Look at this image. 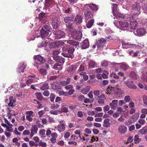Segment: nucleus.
<instances>
[{
	"instance_id": "4468645a",
	"label": "nucleus",
	"mask_w": 147,
	"mask_h": 147,
	"mask_svg": "<svg viewBox=\"0 0 147 147\" xmlns=\"http://www.w3.org/2000/svg\"><path fill=\"white\" fill-rule=\"evenodd\" d=\"M52 25L53 29H56L59 26V22L57 19L52 20Z\"/></svg>"
},
{
	"instance_id": "a18cd8bd",
	"label": "nucleus",
	"mask_w": 147,
	"mask_h": 147,
	"mask_svg": "<svg viewBox=\"0 0 147 147\" xmlns=\"http://www.w3.org/2000/svg\"><path fill=\"white\" fill-rule=\"evenodd\" d=\"M45 130L44 129L40 130L39 131V134L41 135V137L44 138L45 137Z\"/></svg>"
},
{
	"instance_id": "412c9836",
	"label": "nucleus",
	"mask_w": 147,
	"mask_h": 147,
	"mask_svg": "<svg viewBox=\"0 0 147 147\" xmlns=\"http://www.w3.org/2000/svg\"><path fill=\"white\" fill-rule=\"evenodd\" d=\"M119 23L120 26L122 28H127L129 26V23L126 21H119Z\"/></svg>"
},
{
	"instance_id": "c9c22d12",
	"label": "nucleus",
	"mask_w": 147,
	"mask_h": 147,
	"mask_svg": "<svg viewBox=\"0 0 147 147\" xmlns=\"http://www.w3.org/2000/svg\"><path fill=\"white\" fill-rule=\"evenodd\" d=\"M49 88V86L48 83H45L43 84L42 86L40 87V89L41 90H45L48 89Z\"/></svg>"
},
{
	"instance_id": "423d86ee",
	"label": "nucleus",
	"mask_w": 147,
	"mask_h": 147,
	"mask_svg": "<svg viewBox=\"0 0 147 147\" xmlns=\"http://www.w3.org/2000/svg\"><path fill=\"white\" fill-rule=\"evenodd\" d=\"M64 42H53L49 43L48 45L49 47L52 49L57 47H58L62 45Z\"/></svg>"
},
{
	"instance_id": "774afa93",
	"label": "nucleus",
	"mask_w": 147,
	"mask_h": 147,
	"mask_svg": "<svg viewBox=\"0 0 147 147\" xmlns=\"http://www.w3.org/2000/svg\"><path fill=\"white\" fill-rule=\"evenodd\" d=\"M33 80L32 78H30L26 82V83L28 85H29L30 84L33 82Z\"/></svg>"
},
{
	"instance_id": "e433bc0d",
	"label": "nucleus",
	"mask_w": 147,
	"mask_h": 147,
	"mask_svg": "<svg viewBox=\"0 0 147 147\" xmlns=\"http://www.w3.org/2000/svg\"><path fill=\"white\" fill-rule=\"evenodd\" d=\"M139 132L142 135L144 134L147 132V128L146 127H144L139 131Z\"/></svg>"
},
{
	"instance_id": "2f4dec72",
	"label": "nucleus",
	"mask_w": 147,
	"mask_h": 147,
	"mask_svg": "<svg viewBox=\"0 0 147 147\" xmlns=\"http://www.w3.org/2000/svg\"><path fill=\"white\" fill-rule=\"evenodd\" d=\"M90 90V87L87 86L83 88L81 90L82 93L84 94H86Z\"/></svg>"
},
{
	"instance_id": "aec40b11",
	"label": "nucleus",
	"mask_w": 147,
	"mask_h": 147,
	"mask_svg": "<svg viewBox=\"0 0 147 147\" xmlns=\"http://www.w3.org/2000/svg\"><path fill=\"white\" fill-rule=\"evenodd\" d=\"M84 15L86 19L87 20L90 19L93 16V15L92 12L89 10H86L84 12Z\"/></svg>"
},
{
	"instance_id": "a19ab883",
	"label": "nucleus",
	"mask_w": 147,
	"mask_h": 147,
	"mask_svg": "<svg viewBox=\"0 0 147 147\" xmlns=\"http://www.w3.org/2000/svg\"><path fill=\"white\" fill-rule=\"evenodd\" d=\"M71 18L69 17H65L63 18V20L66 23H69L71 21Z\"/></svg>"
},
{
	"instance_id": "f8f14e48",
	"label": "nucleus",
	"mask_w": 147,
	"mask_h": 147,
	"mask_svg": "<svg viewBox=\"0 0 147 147\" xmlns=\"http://www.w3.org/2000/svg\"><path fill=\"white\" fill-rule=\"evenodd\" d=\"M118 101L117 100H113L109 104V106L111 109L115 110L117 107Z\"/></svg>"
},
{
	"instance_id": "052dcab7",
	"label": "nucleus",
	"mask_w": 147,
	"mask_h": 147,
	"mask_svg": "<svg viewBox=\"0 0 147 147\" xmlns=\"http://www.w3.org/2000/svg\"><path fill=\"white\" fill-rule=\"evenodd\" d=\"M101 65L102 66L106 67L108 66V63L107 61L104 60L102 62Z\"/></svg>"
},
{
	"instance_id": "4d7b16f0",
	"label": "nucleus",
	"mask_w": 147,
	"mask_h": 147,
	"mask_svg": "<svg viewBox=\"0 0 147 147\" xmlns=\"http://www.w3.org/2000/svg\"><path fill=\"white\" fill-rule=\"evenodd\" d=\"M114 16L118 19L119 18H124V16L123 15L119 13L118 12L116 13V15H115Z\"/></svg>"
},
{
	"instance_id": "c756f323",
	"label": "nucleus",
	"mask_w": 147,
	"mask_h": 147,
	"mask_svg": "<svg viewBox=\"0 0 147 147\" xmlns=\"http://www.w3.org/2000/svg\"><path fill=\"white\" fill-rule=\"evenodd\" d=\"M76 65H72L69 66L67 69V71L69 72H73L76 70Z\"/></svg>"
},
{
	"instance_id": "f3484780",
	"label": "nucleus",
	"mask_w": 147,
	"mask_h": 147,
	"mask_svg": "<svg viewBox=\"0 0 147 147\" xmlns=\"http://www.w3.org/2000/svg\"><path fill=\"white\" fill-rule=\"evenodd\" d=\"M136 32L137 35L140 36H143L145 34L146 31L144 28H142L137 29Z\"/></svg>"
},
{
	"instance_id": "5fc2aeb1",
	"label": "nucleus",
	"mask_w": 147,
	"mask_h": 147,
	"mask_svg": "<svg viewBox=\"0 0 147 147\" xmlns=\"http://www.w3.org/2000/svg\"><path fill=\"white\" fill-rule=\"evenodd\" d=\"M47 43L45 41H43L40 44H38V47H45L47 45Z\"/></svg>"
},
{
	"instance_id": "ddd939ff",
	"label": "nucleus",
	"mask_w": 147,
	"mask_h": 147,
	"mask_svg": "<svg viewBox=\"0 0 147 147\" xmlns=\"http://www.w3.org/2000/svg\"><path fill=\"white\" fill-rule=\"evenodd\" d=\"M130 27L134 30L137 28L138 26V23L136 21L133 20L130 21Z\"/></svg>"
},
{
	"instance_id": "7c9ffc66",
	"label": "nucleus",
	"mask_w": 147,
	"mask_h": 147,
	"mask_svg": "<svg viewBox=\"0 0 147 147\" xmlns=\"http://www.w3.org/2000/svg\"><path fill=\"white\" fill-rule=\"evenodd\" d=\"M113 15H116V13H118V11L117 10V4H113Z\"/></svg>"
},
{
	"instance_id": "09e8293b",
	"label": "nucleus",
	"mask_w": 147,
	"mask_h": 147,
	"mask_svg": "<svg viewBox=\"0 0 147 147\" xmlns=\"http://www.w3.org/2000/svg\"><path fill=\"white\" fill-rule=\"evenodd\" d=\"M95 65V62L92 61H90L88 64L89 68H93Z\"/></svg>"
},
{
	"instance_id": "7ed1b4c3",
	"label": "nucleus",
	"mask_w": 147,
	"mask_h": 147,
	"mask_svg": "<svg viewBox=\"0 0 147 147\" xmlns=\"http://www.w3.org/2000/svg\"><path fill=\"white\" fill-rule=\"evenodd\" d=\"M50 30L49 26L45 25L40 31L41 36L43 38L47 36L49 34Z\"/></svg>"
},
{
	"instance_id": "20e7f679",
	"label": "nucleus",
	"mask_w": 147,
	"mask_h": 147,
	"mask_svg": "<svg viewBox=\"0 0 147 147\" xmlns=\"http://www.w3.org/2000/svg\"><path fill=\"white\" fill-rule=\"evenodd\" d=\"M84 9L85 10H89L90 9L96 11L98 9V7L97 5H96L94 4H86L84 6Z\"/></svg>"
},
{
	"instance_id": "e2e57ef3",
	"label": "nucleus",
	"mask_w": 147,
	"mask_h": 147,
	"mask_svg": "<svg viewBox=\"0 0 147 147\" xmlns=\"http://www.w3.org/2000/svg\"><path fill=\"white\" fill-rule=\"evenodd\" d=\"M124 100L126 102H129L131 100V97L129 96H126L125 97Z\"/></svg>"
},
{
	"instance_id": "9b49d317",
	"label": "nucleus",
	"mask_w": 147,
	"mask_h": 147,
	"mask_svg": "<svg viewBox=\"0 0 147 147\" xmlns=\"http://www.w3.org/2000/svg\"><path fill=\"white\" fill-rule=\"evenodd\" d=\"M64 41L65 43H66L69 44V45L75 47H76L78 45L79 42H78L75 41L74 40H65Z\"/></svg>"
},
{
	"instance_id": "393cba45",
	"label": "nucleus",
	"mask_w": 147,
	"mask_h": 147,
	"mask_svg": "<svg viewBox=\"0 0 147 147\" xmlns=\"http://www.w3.org/2000/svg\"><path fill=\"white\" fill-rule=\"evenodd\" d=\"M25 67L26 66L24 65V62L22 63L21 65H20L18 68V72L19 73H20L21 72L23 73L24 72V70L25 68Z\"/></svg>"
},
{
	"instance_id": "473e14b6",
	"label": "nucleus",
	"mask_w": 147,
	"mask_h": 147,
	"mask_svg": "<svg viewBox=\"0 0 147 147\" xmlns=\"http://www.w3.org/2000/svg\"><path fill=\"white\" fill-rule=\"evenodd\" d=\"M35 95L38 100H42L43 97L41 93L36 92L35 93Z\"/></svg>"
},
{
	"instance_id": "f03ea898",
	"label": "nucleus",
	"mask_w": 147,
	"mask_h": 147,
	"mask_svg": "<svg viewBox=\"0 0 147 147\" xmlns=\"http://www.w3.org/2000/svg\"><path fill=\"white\" fill-rule=\"evenodd\" d=\"M34 61H35L34 65L37 67H41V66L46 61V60L44 57L40 55H38L34 56Z\"/></svg>"
},
{
	"instance_id": "13d9d810",
	"label": "nucleus",
	"mask_w": 147,
	"mask_h": 147,
	"mask_svg": "<svg viewBox=\"0 0 147 147\" xmlns=\"http://www.w3.org/2000/svg\"><path fill=\"white\" fill-rule=\"evenodd\" d=\"M59 107V105L58 104H52L51 106V108L52 109H56L58 108Z\"/></svg>"
},
{
	"instance_id": "3c124183",
	"label": "nucleus",
	"mask_w": 147,
	"mask_h": 147,
	"mask_svg": "<svg viewBox=\"0 0 147 147\" xmlns=\"http://www.w3.org/2000/svg\"><path fill=\"white\" fill-rule=\"evenodd\" d=\"M142 8L144 12L147 13V4L143 3L142 5Z\"/></svg>"
},
{
	"instance_id": "f704fd0d",
	"label": "nucleus",
	"mask_w": 147,
	"mask_h": 147,
	"mask_svg": "<svg viewBox=\"0 0 147 147\" xmlns=\"http://www.w3.org/2000/svg\"><path fill=\"white\" fill-rule=\"evenodd\" d=\"M38 130V128L36 125H32L31 130V132H32L36 134L37 133Z\"/></svg>"
},
{
	"instance_id": "ea45409f",
	"label": "nucleus",
	"mask_w": 147,
	"mask_h": 147,
	"mask_svg": "<svg viewBox=\"0 0 147 147\" xmlns=\"http://www.w3.org/2000/svg\"><path fill=\"white\" fill-rule=\"evenodd\" d=\"M41 66V67H42L43 68H45L47 69H49L50 68V66L49 64L47 62H45Z\"/></svg>"
},
{
	"instance_id": "bb28decb",
	"label": "nucleus",
	"mask_w": 147,
	"mask_h": 147,
	"mask_svg": "<svg viewBox=\"0 0 147 147\" xmlns=\"http://www.w3.org/2000/svg\"><path fill=\"white\" fill-rule=\"evenodd\" d=\"M110 119L109 118L105 119L104 120V124L103 126L105 127H109L110 126V123H109V121Z\"/></svg>"
},
{
	"instance_id": "6ab92c4d",
	"label": "nucleus",
	"mask_w": 147,
	"mask_h": 147,
	"mask_svg": "<svg viewBox=\"0 0 147 147\" xmlns=\"http://www.w3.org/2000/svg\"><path fill=\"white\" fill-rule=\"evenodd\" d=\"M115 88L114 87H113L112 86L109 85L107 88L106 92L107 94H110L111 93L113 94L114 93V91H115Z\"/></svg>"
},
{
	"instance_id": "680f3d73",
	"label": "nucleus",
	"mask_w": 147,
	"mask_h": 147,
	"mask_svg": "<svg viewBox=\"0 0 147 147\" xmlns=\"http://www.w3.org/2000/svg\"><path fill=\"white\" fill-rule=\"evenodd\" d=\"M55 98V96L54 94H51L50 96V101L51 102H53L54 101Z\"/></svg>"
},
{
	"instance_id": "bf43d9fd",
	"label": "nucleus",
	"mask_w": 147,
	"mask_h": 147,
	"mask_svg": "<svg viewBox=\"0 0 147 147\" xmlns=\"http://www.w3.org/2000/svg\"><path fill=\"white\" fill-rule=\"evenodd\" d=\"M110 76L111 77H113L114 78L116 79H118L119 78V76L116 74L114 73H112Z\"/></svg>"
},
{
	"instance_id": "de8ad7c7",
	"label": "nucleus",
	"mask_w": 147,
	"mask_h": 147,
	"mask_svg": "<svg viewBox=\"0 0 147 147\" xmlns=\"http://www.w3.org/2000/svg\"><path fill=\"white\" fill-rule=\"evenodd\" d=\"M60 51L59 50H55L53 51L52 53L53 56H57L59 53Z\"/></svg>"
},
{
	"instance_id": "c03bdc74",
	"label": "nucleus",
	"mask_w": 147,
	"mask_h": 147,
	"mask_svg": "<svg viewBox=\"0 0 147 147\" xmlns=\"http://www.w3.org/2000/svg\"><path fill=\"white\" fill-rule=\"evenodd\" d=\"M97 99L98 100V102L99 104L103 105L104 104L105 102L104 100L105 99L101 98H99L98 99L97 98Z\"/></svg>"
},
{
	"instance_id": "2eb2a0df",
	"label": "nucleus",
	"mask_w": 147,
	"mask_h": 147,
	"mask_svg": "<svg viewBox=\"0 0 147 147\" xmlns=\"http://www.w3.org/2000/svg\"><path fill=\"white\" fill-rule=\"evenodd\" d=\"M127 129L126 126L122 125L120 126L118 128L119 132L121 134H125L126 132Z\"/></svg>"
},
{
	"instance_id": "a211bd4d",
	"label": "nucleus",
	"mask_w": 147,
	"mask_h": 147,
	"mask_svg": "<svg viewBox=\"0 0 147 147\" xmlns=\"http://www.w3.org/2000/svg\"><path fill=\"white\" fill-rule=\"evenodd\" d=\"M53 58L54 60L60 63H63L65 61V59L64 58H63V57H60L58 56H53Z\"/></svg>"
},
{
	"instance_id": "4c0bfd02",
	"label": "nucleus",
	"mask_w": 147,
	"mask_h": 147,
	"mask_svg": "<svg viewBox=\"0 0 147 147\" xmlns=\"http://www.w3.org/2000/svg\"><path fill=\"white\" fill-rule=\"evenodd\" d=\"M57 128L59 132H62L65 130V125H59L57 126Z\"/></svg>"
},
{
	"instance_id": "79ce46f5",
	"label": "nucleus",
	"mask_w": 147,
	"mask_h": 147,
	"mask_svg": "<svg viewBox=\"0 0 147 147\" xmlns=\"http://www.w3.org/2000/svg\"><path fill=\"white\" fill-rule=\"evenodd\" d=\"M141 140V138H139L138 135H136L135 136L134 141L135 143L136 144L139 142Z\"/></svg>"
},
{
	"instance_id": "338daca9",
	"label": "nucleus",
	"mask_w": 147,
	"mask_h": 147,
	"mask_svg": "<svg viewBox=\"0 0 147 147\" xmlns=\"http://www.w3.org/2000/svg\"><path fill=\"white\" fill-rule=\"evenodd\" d=\"M110 109L109 106L107 105L105 106L103 108L104 111L106 112L107 111H108Z\"/></svg>"
},
{
	"instance_id": "58836bf2",
	"label": "nucleus",
	"mask_w": 147,
	"mask_h": 147,
	"mask_svg": "<svg viewBox=\"0 0 147 147\" xmlns=\"http://www.w3.org/2000/svg\"><path fill=\"white\" fill-rule=\"evenodd\" d=\"M53 69L56 70H60L61 69V65L58 63H55L53 66Z\"/></svg>"
},
{
	"instance_id": "c85d7f7f",
	"label": "nucleus",
	"mask_w": 147,
	"mask_h": 147,
	"mask_svg": "<svg viewBox=\"0 0 147 147\" xmlns=\"http://www.w3.org/2000/svg\"><path fill=\"white\" fill-rule=\"evenodd\" d=\"M39 17L41 20H46L47 19V15L44 13H41L39 15Z\"/></svg>"
},
{
	"instance_id": "f257e3e1",
	"label": "nucleus",
	"mask_w": 147,
	"mask_h": 147,
	"mask_svg": "<svg viewBox=\"0 0 147 147\" xmlns=\"http://www.w3.org/2000/svg\"><path fill=\"white\" fill-rule=\"evenodd\" d=\"M63 53H61L62 55L65 57L72 58V53L74 52L75 49L72 47H70L69 46H66L63 48Z\"/></svg>"
},
{
	"instance_id": "9d476101",
	"label": "nucleus",
	"mask_w": 147,
	"mask_h": 147,
	"mask_svg": "<svg viewBox=\"0 0 147 147\" xmlns=\"http://www.w3.org/2000/svg\"><path fill=\"white\" fill-rule=\"evenodd\" d=\"M81 44V47L82 49H86L88 48L89 46V42L87 39L84 40Z\"/></svg>"
},
{
	"instance_id": "4be33fe9",
	"label": "nucleus",
	"mask_w": 147,
	"mask_h": 147,
	"mask_svg": "<svg viewBox=\"0 0 147 147\" xmlns=\"http://www.w3.org/2000/svg\"><path fill=\"white\" fill-rule=\"evenodd\" d=\"M106 41V40H105L103 38L100 39L97 43V47L98 48L103 46L105 44Z\"/></svg>"
},
{
	"instance_id": "b1692460",
	"label": "nucleus",
	"mask_w": 147,
	"mask_h": 147,
	"mask_svg": "<svg viewBox=\"0 0 147 147\" xmlns=\"http://www.w3.org/2000/svg\"><path fill=\"white\" fill-rule=\"evenodd\" d=\"M83 18L80 15H77L75 18V21L76 23L80 24L82 22Z\"/></svg>"
},
{
	"instance_id": "72a5a7b5",
	"label": "nucleus",
	"mask_w": 147,
	"mask_h": 147,
	"mask_svg": "<svg viewBox=\"0 0 147 147\" xmlns=\"http://www.w3.org/2000/svg\"><path fill=\"white\" fill-rule=\"evenodd\" d=\"M94 22V20L93 19L88 22L86 24V26L88 28H90L93 25Z\"/></svg>"
},
{
	"instance_id": "dca6fc26",
	"label": "nucleus",
	"mask_w": 147,
	"mask_h": 147,
	"mask_svg": "<svg viewBox=\"0 0 147 147\" xmlns=\"http://www.w3.org/2000/svg\"><path fill=\"white\" fill-rule=\"evenodd\" d=\"M9 102L8 105L9 107H13L15 106V102L16 101V99L15 98H13V97L10 96L9 98Z\"/></svg>"
},
{
	"instance_id": "864d4df0",
	"label": "nucleus",
	"mask_w": 147,
	"mask_h": 147,
	"mask_svg": "<svg viewBox=\"0 0 147 147\" xmlns=\"http://www.w3.org/2000/svg\"><path fill=\"white\" fill-rule=\"evenodd\" d=\"M38 145L39 146H41L42 147H46L47 146L46 143L42 141H40L38 143Z\"/></svg>"
},
{
	"instance_id": "a878e982",
	"label": "nucleus",
	"mask_w": 147,
	"mask_h": 147,
	"mask_svg": "<svg viewBox=\"0 0 147 147\" xmlns=\"http://www.w3.org/2000/svg\"><path fill=\"white\" fill-rule=\"evenodd\" d=\"M138 75L134 72L131 71L129 74V76L133 80H136L137 78Z\"/></svg>"
},
{
	"instance_id": "69168bd1",
	"label": "nucleus",
	"mask_w": 147,
	"mask_h": 147,
	"mask_svg": "<svg viewBox=\"0 0 147 147\" xmlns=\"http://www.w3.org/2000/svg\"><path fill=\"white\" fill-rule=\"evenodd\" d=\"M84 66L82 65H80L78 71H79L81 72V71H84Z\"/></svg>"
},
{
	"instance_id": "cd10ccee",
	"label": "nucleus",
	"mask_w": 147,
	"mask_h": 147,
	"mask_svg": "<svg viewBox=\"0 0 147 147\" xmlns=\"http://www.w3.org/2000/svg\"><path fill=\"white\" fill-rule=\"evenodd\" d=\"M132 7L134 9L137 10L139 13L140 12V10L141 9V6L139 4L135 3L133 4Z\"/></svg>"
},
{
	"instance_id": "6e6d98bb",
	"label": "nucleus",
	"mask_w": 147,
	"mask_h": 147,
	"mask_svg": "<svg viewBox=\"0 0 147 147\" xmlns=\"http://www.w3.org/2000/svg\"><path fill=\"white\" fill-rule=\"evenodd\" d=\"M51 114L54 115H57L58 113H60V111L59 110H56L55 111L53 110H51L50 111Z\"/></svg>"
},
{
	"instance_id": "39448f33",
	"label": "nucleus",
	"mask_w": 147,
	"mask_h": 147,
	"mask_svg": "<svg viewBox=\"0 0 147 147\" xmlns=\"http://www.w3.org/2000/svg\"><path fill=\"white\" fill-rule=\"evenodd\" d=\"M53 34L55 35V38L60 39L65 37V33L63 31L60 30L54 31Z\"/></svg>"
},
{
	"instance_id": "37998d69",
	"label": "nucleus",
	"mask_w": 147,
	"mask_h": 147,
	"mask_svg": "<svg viewBox=\"0 0 147 147\" xmlns=\"http://www.w3.org/2000/svg\"><path fill=\"white\" fill-rule=\"evenodd\" d=\"M40 73L43 76L46 75L47 73V71L41 68L39 69Z\"/></svg>"
},
{
	"instance_id": "603ef678",
	"label": "nucleus",
	"mask_w": 147,
	"mask_h": 147,
	"mask_svg": "<svg viewBox=\"0 0 147 147\" xmlns=\"http://www.w3.org/2000/svg\"><path fill=\"white\" fill-rule=\"evenodd\" d=\"M68 111V108L66 107H63L61 109V111H60V113H66Z\"/></svg>"
},
{
	"instance_id": "0e129e2a",
	"label": "nucleus",
	"mask_w": 147,
	"mask_h": 147,
	"mask_svg": "<svg viewBox=\"0 0 147 147\" xmlns=\"http://www.w3.org/2000/svg\"><path fill=\"white\" fill-rule=\"evenodd\" d=\"M143 100L144 104L147 105V96L146 95L143 96Z\"/></svg>"
},
{
	"instance_id": "5701e85b",
	"label": "nucleus",
	"mask_w": 147,
	"mask_h": 147,
	"mask_svg": "<svg viewBox=\"0 0 147 147\" xmlns=\"http://www.w3.org/2000/svg\"><path fill=\"white\" fill-rule=\"evenodd\" d=\"M54 0H45V5L46 6L51 7L53 5Z\"/></svg>"
},
{
	"instance_id": "6e6552de",
	"label": "nucleus",
	"mask_w": 147,
	"mask_h": 147,
	"mask_svg": "<svg viewBox=\"0 0 147 147\" xmlns=\"http://www.w3.org/2000/svg\"><path fill=\"white\" fill-rule=\"evenodd\" d=\"M124 83L130 88L136 89L137 88L136 86L133 84V81H125L124 82Z\"/></svg>"
},
{
	"instance_id": "0eeeda50",
	"label": "nucleus",
	"mask_w": 147,
	"mask_h": 147,
	"mask_svg": "<svg viewBox=\"0 0 147 147\" xmlns=\"http://www.w3.org/2000/svg\"><path fill=\"white\" fill-rule=\"evenodd\" d=\"M72 35L73 38L76 40L80 39L82 36V33L80 31L77 32L76 31H75L72 33Z\"/></svg>"
},
{
	"instance_id": "8fccbe9b",
	"label": "nucleus",
	"mask_w": 147,
	"mask_h": 147,
	"mask_svg": "<svg viewBox=\"0 0 147 147\" xmlns=\"http://www.w3.org/2000/svg\"><path fill=\"white\" fill-rule=\"evenodd\" d=\"M94 94L95 96V98L96 99L97 98L98 96L100 94V91L99 90H95L94 91Z\"/></svg>"
},
{
	"instance_id": "49530a36",
	"label": "nucleus",
	"mask_w": 147,
	"mask_h": 147,
	"mask_svg": "<svg viewBox=\"0 0 147 147\" xmlns=\"http://www.w3.org/2000/svg\"><path fill=\"white\" fill-rule=\"evenodd\" d=\"M129 66L125 64H123L120 66V68L124 71H126L129 67Z\"/></svg>"
},
{
	"instance_id": "1a4fd4ad",
	"label": "nucleus",
	"mask_w": 147,
	"mask_h": 147,
	"mask_svg": "<svg viewBox=\"0 0 147 147\" xmlns=\"http://www.w3.org/2000/svg\"><path fill=\"white\" fill-rule=\"evenodd\" d=\"M123 47L124 49H128L130 48L136 47H137V45L136 44H130L129 42L126 43L123 42L122 44Z\"/></svg>"
}]
</instances>
